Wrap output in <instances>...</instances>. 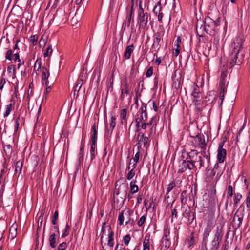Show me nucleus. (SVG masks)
Returning a JSON list of instances; mask_svg holds the SVG:
<instances>
[{"label":"nucleus","mask_w":250,"mask_h":250,"mask_svg":"<svg viewBox=\"0 0 250 250\" xmlns=\"http://www.w3.org/2000/svg\"><path fill=\"white\" fill-rule=\"evenodd\" d=\"M70 228V226L67 224L62 235V237L64 238L69 235Z\"/></svg>","instance_id":"50"},{"label":"nucleus","mask_w":250,"mask_h":250,"mask_svg":"<svg viewBox=\"0 0 250 250\" xmlns=\"http://www.w3.org/2000/svg\"><path fill=\"white\" fill-rule=\"evenodd\" d=\"M139 6L137 10V24L139 28L144 29L147 24L149 14L148 13L144 12L141 4H139Z\"/></svg>","instance_id":"6"},{"label":"nucleus","mask_w":250,"mask_h":250,"mask_svg":"<svg viewBox=\"0 0 250 250\" xmlns=\"http://www.w3.org/2000/svg\"><path fill=\"white\" fill-rule=\"evenodd\" d=\"M171 221L173 222L174 219H177L178 217V213L177 209L173 208L171 210Z\"/></svg>","instance_id":"51"},{"label":"nucleus","mask_w":250,"mask_h":250,"mask_svg":"<svg viewBox=\"0 0 250 250\" xmlns=\"http://www.w3.org/2000/svg\"><path fill=\"white\" fill-rule=\"evenodd\" d=\"M145 134H146V132H140L138 134L137 140L139 142L143 143L144 147L147 148L149 145L150 141L148 137L145 136ZM146 135L147 134H146Z\"/></svg>","instance_id":"14"},{"label":"nucleus","mask_w":250,"mask_h":250,"mask_svg":"<svg viewBox=\"0 0 250 250\" xmlns=\"http://www.w3.org/2000/svg\"><path fill=\"white\" fill-rule=\"evenodd\" d=\"M153 68L151 66L147 70L146 73V78H149L153 75Z\"/></svg>","instance_id":"55"},{"label":"nucleus","mask_w":250,"mask_h":250,"mask_svg":"<svg viewBox=\"0 0 250 250\" xmlns=\"http://www.w3.org/2000/svg\"><path fill=\"white\" fill-rule=\"evenodd\" d=\"M199 152L195 149H192L188 152L186 159L181 160L179 162L178 173H183L187 169L195 171L197 170L196 163L199 164V168L205 167L208 164L205 158L202 159L201 156H199Z\"/></svg>","instance_id":"1"},{"label":"nucleus","mask_w":250,"mask_h":250,"mask_svg":"<svg viewBox=\"0 0 250 250\" xmlns=\"http://www.w3.org/2000/svg\"><path fill=\"white\" fill-rule=\"evenodd\" d=\"M14 102L11 101V103L6 106L4 116H7L10 114L12 110V108L14 105Z\"/></svg>","instance_id":"41"},{"label":"nucleus","mask_w":250,"mask_h":250,"mask_svg":"<svg viewBox=\"0 0 250 250\" xmlns=\"http://www.w3.org/2000/svg\"><path fill=\"white\" fill-rule=\"evenodd\" d=\"M161 6L160 4L155 5L154 7L153 12L155 15L157 16L158 20L160 23H162L163 14L161 12Z\"/></svg>","instance_id":"24"},{"label":"nucleus","mask_w":250,"mask_h":250,"mask_svg":"<svg viewBox=\"0 0 250 250\" xmlns=\"http://www.w3.org/2000/svg\"><path fill=\"white\" fill-rule=\"evenodd\" d=\"M153 120V118H152L148 123H146V126L150 127L149 131H147L146 130V133L147 134L148 136H149L151 134L152 132H153V128H154L155 129L156 128V124L155 123L152 125Z\"/></svg>","instance_id":"32"},{"label":"nucleus","mask_w":250,"mask_h":250,"mask_svg":"<svg viewBox=\"0 0 250 250\" xmlns=\"http://www.w3.org/2000/svg\"><path fill=\"white\" fill-rule=\"evenodd\" d=\"M19 52V51H17L16 53L13 54L12 50L9 49L5 53V59L9 61H12L13 60L15 62L17 61H18L19 59H21L20 58Z\"/></svg>","instance_id":"11"},{"label":"nucleus","mask_w":250,"mask_h":250,"mask_svg":"<svg viewBox=\"0 0 250 250\" xmlns=\"http://www.w3.org/2000/svg\"><path fill=\"white\" fill-rule=\"evenodd\" d=\"M170 228L169 225H167L165 226L163 238H170Z\"/></svg>","instance_id":"39"},{"label":"nucleus","mask_w":250,"mask_h":250,"mask_svg":"<svg viewBox=\"0 0 250 250\" xmlns=\"http://www.w3.org/2000/svg\"><path fill=\"white\" fill-rule=\"evenodd\" d=\"M161 41V34L159 32H157L154 34L153 36V43L152 46V48L159 50L160 48V42Z\"/></svg>","instance_id":"20"},{"label":"nucleus","mask_w":250,"mask_h":250,"mask_svg":"<svg viewBox=\"0 0 250 250\" xmlns=\"http://www.w3.org/2000/svg\"><path fill=\"white\" fill-rule=\"evenodd\" d=\"M139 112L141 113V119L143 121H146L148 118V116L146 112V104L143 103H142Z\"/></svg>","instance_id":"23"},{"label":"nucleus","mask_w":250,"mask_h":250,"mask_svg":"<svg viewBox=\"0 0 250 250\" xmlns=\"http://www.w3.org/2000/svg\"><path fill=\"white\" fill-rule=\"evenodd\" d=\"M135 174V171L133 169H131L126 175V178L128 180H131Z\"/></svg>","instance_id":"54"},{"label":"nucleus","mask_w":250,"mask_h":250,"mask_svg":"<svg viewBox=\"0 0 250 250\" xmlns=\"http://www.w3.org/2000/svg\"><path fill=\"white\" fill-rule=\"evenodd\" d=\"M245 203L246 205V207L247 208H250V192H249L248 193L246 199L245 200Z\"/></svg>","instance_id":"59"},{"label":"nucleus","mask_w":250,"mask_h":250,"mask_svg":"<svg viewBox=\"0 0 250 250\" xmlns=\"http://www.w3.org/2000/svg\"><path fill=\"white\" fill-rule=\"evenodd\" d=\"M224 145V142L220 143L217 150V162L220 163H223L226 158L227 151L226 150L223 148Z\"/></svg>","instance_id":"9"},{"label":"nucleus","mask_w":250,"mask_h":250,"mask_svg":"<svg viewBox=\"0 0 250 250\" xmlns=\"http://www.w3.org/2000/svg\"><path fill=\"white\" fill-rule=\"evenodd\" d=\"M15 167V174L16 175L17 174H18L19 175V174L21 173L22 168L23 167V161L21 160L18 161L16 163Z\"/></svg>","instance_id":"31"},{"label":"nucleus","mask_w":250,"mask_h":250,"mask_svg":"<svg viewBox=\"0 0 250 250\" xmlns=\"http://www.w3.org/2000/svg\"><path fill=\"white\" fill-rule=\"evenodd\" d=\"M53 50L52 48L51 44L48 45V47H47L45 52L43 54V56L44 58H46L47 57H50L51 54H52Z\"/></svg>","instance_id":"44"},{"label":"nucleus","mask_w":250,"mask_h":250,"mask_svg":"<svg viewBox=\"0 0 250 250\" xmlns=\"http://www.w3.org/2000/svg\"><path fill=\"white\" fill-rule=\"evenodd\" d=\"M244 216V208L242 211L238 209L234 214L233 218V227L237 229L242 224Z\"/></svg>","instance_id":"8"},{"label":"nucleus","mask_w":250,"mask_h":250,"mask_svg":"<svg viewBox=\"0 0 250 250\" xmlns=\"http://www.w3.org/2000/svg\"><path fill=\"white\" fill-rule=\"evenodd\" d=\"M146 128H147V126H146V123H141V124H140V129H138V128H136L137 131L141 132V130L142 129H146Z\"/></svg>","instance_id":"63"},{"label":"nucleus","mask_w":250,"mask_h":250,"mask_svg":"<svg viewBox=\"0 0 250 250\" xmlns=\"http://www.w3.org/2000/svg\"><path fill=\"white\" fill-rule=\"evenodd\" d=\"M20 117L19 116L17 119L16 121V125L15 126V129H14V132L15 133L17 132L18 130L19 125H20Z\"/></svg>","instance_id":"61"},{"label":"nucleus","mask_w":250,"mask_h":250,"mask_svg":"<svg viewBox=\"0 0 250 250\" xmlns=\"http://www.w3.org/2000/svg\"><path fill=\"white\" fill-rule=\"evenodd\" d=\"M53 229H54V232H55V233L58 235V237H59V234H60V232H59V227L58 226H54L51 229V230L50 231L52 232V231L53 230Z\"/></svg>","instance_id":"64"},{"label":"nucleus","mask_w":250,"mask_h":250,"mask_svg":"<svg viewBox=\"0 0 250 250\" xmlns=\"http://www.w3.org/2000/svg\"><path fill=\"white\" fill-rule=\"evenodd\" d=\"M210 163L208 164H206V170H207V176L206 177V180L207 182L210 183L211 182L212 179H213L214 176L216 174V170L214 169H208V166Z\"/></svg>","instance_id":"21"},{"label":"nucleus","mask_w":250,"mask_h":250,"mask_svg":"<svg viewBox=\"0 0 250 250\" xmlns=\"http://www.w3.org/2000/svg\"><path fill=\"white\" fill-rule=\"evenodd\" d=\"M171 245L170 238H162L161 240L162 247H165L166 250L169 248Z\"/></svg>","instance_id":"34"},{"label":"nucleus","mask_w":250,"mask_h":250,"mask_svg":"<svg viewBox=\"0 0 250 250\" xmlns=\"http://www.w3.org/2000/svg\"><path fill=\"white\" fill-rule=\"evenodd\" d=\"M223 226L220 225L216 227L214 234L208 243L209 250H218L220 248L223 236Z\"/></svg>","instance_id":"4"},{"label":"nucleus","mask_w":250,"mask_h":250,"mask_svg":"<svg viewBox=\"0 0 250 250\" xmlns=\"http://www.w3.org/2000/svg\"><path fill=\"white\" fill-rule=\"evenodd\" d=\"M220 96H224L225 94V83L223 81H222L220 83Z\"/></svg>","instance_id":"53"},{"label":"nucleus","mask_w":250,"mask_h":250,"mask_svg":"<svg viewBox=\"0 0 250 250\" xmlns=\"http://www.w3.org/2000/svg\"><path fill=\"white\" fill-rule=\"evenodd\" d=\"M182 180L179 178H176L171 183L167 185L166 192L169 193L170 191L176 187H180Z\"/></svg>","instance_id":"13"},{"label":"nucleus","mask_w":250,"mask_h":250,"mask_svg":"<svg viewBox=\"0 0 250 250\" xmlns=\"http://www.w3.org/2000/svg\"><path fill=\"white\" fill-rule=\"evenodd\" d=\"M212 228V226L208 223L207 227L205 228L203 233V239L202 242V244H203L205 247V245H207V239L210 235Z\"/></svg>","instance_id":"15"},{"label":"nucleus","mask_w":250,"mask_h":250,"mask_svg":"<svg viewBox=\"0 0 250 250\" xmlns=\"http://www.w3.org/2000/svg\"><path fill=\"white\" fill-rule=\"evenodd\" d=\"M116 118L114 115H112L110 119V128L111 129L110 134L112 133L113 130L116 125Z\"/></svg>","instance_id":"38"},{"label":"nucleus","mask_w":250,"mask_h":250,"mask_svg":"<svg viewBox=\"0 0 250 250\" xmlns=\"http://www.w3.org/2000/svg\"><path fill=\"white\" fill-rule=\"evenodd\" d=\"M30 42H31L33 46L37 44L38 40V36L37 35H31L28 39Z\"/></svg>","instance_id":"40"},{"label":"nucleus","mask_w":250,"mask_h":250,"mask_svg":"<svg viewBox=\"0 0 250 250\" xmlns=\"http://www.w3.org/2000/svg\"><path fill=\"white\" fill-rule=\"evenodd\" d=\"M4 151L7 156H10L12 154L13 149L10 144H7L3 146Z\"/></svg>","instance_id":"36"},{"label":"nucleus","mask_w":250,"mask_h":250,"mask_svg":"<svg viewBox=\"0 0 250 250\" xmlns=\"http://www.w3.org/2000/svg\"><path fill=\"white\" fill-rule=\"evenodd\" d=\"M82 83H81V80H78L77 81V83L76 86L75 87L74 92L77 90L79 91L80 90V89L81 88V87L82 86Z\"/></svg>","instance_id":"62"},{"label":"nucleus","mask_w":250,"mask_h":250,"mask_svg":"<svg viewBox=\"0 0 250 250\" xmlns=\"http://www.w3.org/2000/svg\"><path fill=\"white\" fill-rule=\"evenodd\" d=\"M129 93V87L126 81L125 83L121 86V95L120 98L122 101H123L125 98V95H127Z\"/></svg>","instance_id":"17"},{"label":"nucleus","mask_w":250,"mask_h":250,"mask_svg":"<svg viewBox=\"0 0 250 250\" xmlns=\"http://www.w3.org/2000/svg\"><path fill=\"white\" fill-rule=\"evenodd\" d=\"M41 59L38 58L34 64V69L35 71H39L41 69Z\"/></svg>","instance_id":"48"},{"label":"nucleus","mask_w":250,"mask_h":250,"mask_svg":"<svg viewBox=\"0 0 250 250\" xmlns=\"http://www.w3.org/2000/svg\"><path fill=\"white\" fill-rule=\"evenodd\" d=\"M191 95L194 99V102H195V104L196 103L200 101L203 98L202 94L200 91V88L197 84L195 83H193V91Z\"/></svg>","instance_id":"10"},{"label":"nucleus","mask_w":250,"mask_h":250,"mask_svg":"<svg viewBox=\"0 0 250 250\" xmlns=\"http://www.w3.org/2000/svg\"><path fill=\"white\" fill-rule=\"evenodd\" d=\"M140 152L138 151L137 152L135 155V157L133 158V160L134 162H135L136 163H137V162H139V158H140ZM132 160V159H131L130 161V162L128 164V166H127L126 169L129 170L131 167V161Z\"/></svg>","instance_id":"42"},{"label":"nucleus","mask_w":250,"mask_h":250,"mask_svg":"<svg viewBox=\"0 0 250 250\" xmlns=\"http://www.w3.org/2000/svg\"><path fill=\"white\" fill-rule=\"evenodd\" d=\"M152 240L150 238L149 235H146L145 237L144 241L143 242V250H150V246L151 242Z\"/></svg>","instance_id":"28"},{"label":"nucleus","mask_w":250,"mask_h":250,"mask_svg":"<svg viewBox=\"0 0 250 250\" xmlns=\"http://www.w3.org/2000/svg\"><path fill=\"white\" fill-rule=\"evenodd\" d=\"M245 39L242 35H237L231 44V51L229 55V62L231 67L235 65H240L243 62L245 55L243 49V43Z\"/></svg>","instance_id":"2"},{"label":"nucleus","mask_w":250,"mask_h":250,"mask_svg":"<svg viewBox=\"0 0 250 250\" xmlns=\"http://www.w3.org/2000/svg\"><path fill=\"white\" fill-rule=\"evenodd\" d=\"M242 198V195L239 193H237L236 194H235L234 198H233V201H234V204L235 205H238L240 201Z\"/></svg>","instance_id":"46"},{"label":"nucleus","mask_w":250,"mask_h":250,"mask_svg":"<svg viewBox=\"0 0 250 250\" xmlns=\"http://www.w3.org/2000/svg\"><path fill=\"white\" fill-rule=\"evenodd\" d=\"M180 200L182 204L185 205L187 200V191L184 190L181 194Z\"/></svg>","instance_id":"45"},{"label":"nucleus","mask_w":250,"mask_h":250,"mask_svg":"<svg viewBox=\"0 0 250 250\" xmlns=\"http://www.w3.org/2000/svg\"><path fill=\"white\" fill-rule=\"evenodd\" d=\"M67 246V245L66 242H62L59 245L57 250H65Z\"/></svg>","instance_id":"57"},{"label":"nucleus","mask_w":250,"mask_h":250,"mask_svg":"<svg viewBox=\"0 0 250 250\" xmlns=\"http://www.w3.org/2000/svg\"><path fill=\"white\" fill-rule=\"evenodd\" d=\"M147 217V212L144 215L141 216L137 222V225L139 227L143 226L144 223L146 222V218Z\"/></svg>","instance_id":"47"},{"label":"nucleus","mask_w":250,"mask_h":250,"mask_svg":"<svg viewBox=\"0 0 250 250\" xmlns=\"http://www.w3.org/2000/svg\"><path fill=\"white\" fill-rule=\"evenodd\" d=\"M131 237L129 234H126L124 237V243L125 246H127L130 241Z\"/></svg>","instance_id":"56"},{"label":"nucleus","mask_w":250,"mask_h":250,"mask_svg":"<svg viewBox=\"0 0 250 250\" xmlns=\"http://www.w3.org/2000/svg\"><path fill=\"white\" fill-rule=\"evenodd\" d=\"M181 42V39L180 37H178L175 42L174 46L176 47L174 49V52H173V54L176 57H177L180 53Z\"/></svg>","instance_id":"30"},{"label":"nucleus","mask_w":250,"mask_h":250,"mask_svg":"<svg viewBox=\"0 0 250 250\" xmlns=\"http://www.w3.org/2000/svg\"><path fill=\"white\" fill-rule=\"evenodd\" d=\"M96 148V144L91 143V147L90 149V160L92 161L95 157V150Z\"/></svg>","instance_id":"43"},{"label":"nucleus","mask_w":250,"mask_h":250,"mask_svg":"<svg viewBox=\"0 0 250 250\" xmlns=\"http://www.w3.org/2000/svg\"><path fill=\"white\" fill-rule=\"evenodd\" d=\"M42 81L43 84H45L46 86L49 84V81L48 80V77L50 75L49 70L45 67L43 66L42 68Z\"/></svg>","instance_id":"19"},{"label":"nucleus","mask_w":250,"mask_h":250,"mask_svg":"<svg viewBox=\"0 0 250 250\" xmlns=\"http://www.w3.org/2000/svg\"><path fill=\"white\" fill-rule=\"evenodd\" d=\"M134 49V46L133 44L126 47L124 54V56L125 59H129L130 58L131 53L133 52Z\"/></svg>","instance_id":"29"},{"label":"nucleus","mask_w":250,"mask_h":250,"mask_svg":"<svg viewBox=\"0 0 250 250\" xmlns=\"http://www.w3.org/2000/svg\"><path fill=\"white\" fill-rule=\"evenodd\" d=\"M228 194L230 197H231L233 195V188L231 185L228 186Z\"/></svg>","instance_id":"60"},{"label":"nucleus","mask_w":250,"mask_h":250,"mask_svg":"<svg viewBox=\"0 0 250 250\" xmlns=\"http://www.w3.org/2000/svg\"><path fill=\"white\" fill-rule=\"evenodd\" d=\"M84 141L83 139L81 141L80 152L78 155L79 161L83 160L84 155Z\"/></svg>","instance_id":"33"},{"label":"nucleus","mask_w":250,"mask_h":250,"mask_svg":"<svg viewBox=\"0 0 250 250\" xmlns=\"http://www.w3.org/2000/svg\"><path fill=\"white\" fill-rule=\"evenodd\" d=\"M219 21H214L209 17L205 18V25L203 27V29L207 33L210 35L214 34L215 28L218 25Z\"/></svg>","instance_id":"7"},{"label":"nucleus","mask_w":250,"mask_h":250,"mask_svg":"<svg viewBox=\"0 0 250 250\" xmlns=\"http://www.w3.org/2000/svg\"><path fill=\"white\" fill-rule=\"evenodd\" d=\"M108 228V242L107 245L110 247H113L114 245V232L111 230L110 227H107Z\"/></svg>","instance_id":"25"},{"label":"nucleus","mask_w":250,"mask_h":250,"mask_svg":"<svg viewBox=\"0 0 250 250\" xmlns=\"http://www.w3.org/2000/svg\"><path fill=\"white\" fill-rule=\"evenodd\" d=\"M165 200L167 203L168 206L170 205L171 207L176 200V197L171 195L170 192L169 193L166 192Z\"/></svg>","instance_id":"27"},{"label":"nucleus","mask_w":250,"mask_h":250,"mask_svg":"<svg viewBox=\"0 0 250 250\" xmlns=\"http://www.w3.org/2000/svg\"><path fill=\"white\" fill-rule=\"evenodd\" d=\"M136 180H133L130 183V191L128 194V198L130 199L132 198V195L137 193L139 190L138 186L136 184Z\"/></svg>","instance_id":"18"},{"label":"nucleus","mask_w":250,"mask_h":250,"mask_svg":"<svg viewBox=\"0 0 250 250\" xmlns=\"http://www.w3.org/2000/svg\"><path fill=\"white\" fill-rule=\"evenodd\" d=\"M126 113L127 110L126 109H123L121 111L120 113V119L121 120V123L122 124H126L127 123V119H126Z\"/></svg>","instance_id":"35"},{"label":"nucleus","mask_w":250,"mask_h":250,"mask_svg":"<svg viewBox=\"0 0 250 250\" xmlns=\"http://www.w3.org/2000/svg\"><path fill=\"white\" fill-rule=\"evenodd\" d=\"M130 212L129 209H128L127 210H123L121 212H120L118 218L119 221V225L120 226L123 225L125 219V216H126L129 219V220L125 222V225H127L130 219Z\"/></svg>","instance_id":"16"},{"label":"nucleus","mask_w":250,"mask_h":250,"mask_svg":"<svg viewBox=\"0 0 250 250\" xmlns=\"http://www.w3.org/2000/svg\"><path fill=\"white\" fill-rule=\"evenodd\" d=\"M183 208L182 217L181 220L187 225L192 224L194 222L196 224L195 212L192 211L190 207L188 205L182 206Z\"/></svg>","instance_id":"5"},{"label":"nucleus","mask_w":250,"mask_h":250,"mask_svg":"<svg viewBox=\"0 0 250 250\" xmlns=\"http://www.w3.org/2000/svg\"><path fill=\"white\" fill-rule=\"evenodd\" d=\"M97 129H96V124L94 123L91 126V132H90V137L92 143L94 144H96L97 140Z\"/></svg>","instance_id":"22"},{"label":"nucleus","mask_w":250,"mask_h":250,"mask_svg":"<svg viewBox=\"0 0 250 250\" xmlns=\"http://www.w3.org/2000/svg\"><path fill=\"white\" fill-rule=\"evenodd\" d=\"M57 236H58V235H57L55 232H50L48 241L49 245L52 248H54L56 246V241Z\"/></svg>","instance_id":"26"},{"label":"nucleus","mask_w":250,"mask_h":250,"mask_svg":"<svg viewBox=\"0 0 250 250\" xmlns=\"http://www.w3.org/2000/svg\"><path fill=\"white\" fill-rule=\"evenodd\" d=\"M143 120L141 119V116L140 117H138L135 120L136 122V127L138 128V129H140V124L142 123V121Z\"/></svg>","instance_id":"58"},{"label":"nucleus","mask_w":250,"mask_h":250,"mask_svg":"<svg viewBox=\"0 0 250 250\" xmlns=\"http://www.w3.org/2000/svg\"><path fill=\"white\" fill-rule=\"evenodd\" d=\"M133 7H134V3H133V2H131V6H130V10L129 11V13L127 16V21L125 25L124 22L123 24L122 28H124L125 29V26H127V27H129L130 26L131 23H134Z\"/></svg>","instance_id":"12"},{"label":"nucleus","mask_w":250,"mask_h":250,"mask_svg":"<svg viewBox=\"0 0 250 250\" xmlns=\"http://www.w3.org/2000/svg\"><path fill=\"white\" fill-rule=\"evenodd\" d=\"M195 244V240L194 236V233L190 234L189 239L188 240V244L189 247H193Z\"/></svg>","instance_id":"49"},{"label":"nucleus","mask_w":250,"mask_h":250,"mask_svg":"<svg viewBox=\"0 0 250 250\" xmlns=\"http://www.w3.org/2000/svg\"><path fill=\"white\" fill-rule=\"evenodd\" d=\"M17 228L12 226L9 229V236L11 239H14L17 235Z\"/></svg>","instance_id":"37"},{"label":"nucleus","mask_w":250,"mask_h":250,"mask_svg":"<svg viewBox=\"0 0 250 250\" xmlns=\"http://www.w3.org/2000/svg\"><path fill=\"white\" fill-rule=\"evenodd\" d=\"M105 222L103 223L102 230H101V233H102V236L101 237V242L102 245L103 244V234L104 233L105 231V229H108V228L107 227H110L109 226H106Z\"/></svg>","instance_id":"52"},{"label":"nucleus","mask_w":250,"mask_h":250,"mask_svg":"<svg viewBox=\"0 0 250 250\" xmlns=\"http://www.w3.org/2000/svg\"><path fill=\"white\" fill-rule=\"evenodd\" d=\"M193 145L195 148L200 149V153L201 157L205 158L207 164L210 162V154L209 150L206 151L207 147V143L205 140V136L202 134H198L193 137Z\"/></svg>","instance_id":"3"}]
</instances>
